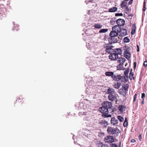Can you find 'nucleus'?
Wrapping results in <instances>:
<instances>
[{"label": "nucleus", "instance_id": "nucleus-11", "mask_svg": "<svg viewBox=\"0 0 147 147\" xmlns=\"http://www.w3.org/2000/svg\"><path fill=\"white\" fill-rule=\"evenodd\" d=\"M120 31H119V33H120L119 36H124L127 35V32L126 29L124 28H121L120 27Z\"/></svg>", "mask_w": 147, "mask_h": 147}, {"label": "nucleus", "instance_id": "nucleus-41", "mask_svg": "<svg viewBox=\"0 0 147 147\" xmlns=\"http://www.w3.org/2000/svg\"><path fill=\"white\" fill-rule=\"evenodd\" d=\"M137 95L136 94L134 95V100H133L134 102L135 101L136 99V98Z\"/></svg>", "mask_w": 147, "mask_h": 147}, {"label": "nucleus", "instance_id": "nucleus-54", "mask_svg": "<svg viewBox=\"0 0 147 147\" xmlns=\"http://www.w3.org/2000/svg\"><path fill=\"white\" fill-rule=\"evenodd\" d=\"M75 137V136H73V140H74V137Z\"/></svg>", "mask_w": 147, "mask_h": 147}, {"label": "nucleus", "instance_id": "nucleus-38", "mask_svg": "<svg viewBox=\"0 0 147 147\" xmlns=\"http://www.w3.org/2000/svg\"><path fill=\"white\" fill-rule=\"evenodd\" d=\"M146 3L145 1H144V5H143V10L144 11H145L146 10Z\"/></svg>", "mask_w": 147, "mask_h": 147}, {"label": "nucleus", "instance_id": "nucleus-5", "mask_svg": "<svg viewBox=\"0 0 147 147\" xmlns=\"http://www.w3.org/2000/svg\"><path fill=\"white\" fill-rule=\"evenodd\" d=\"M107 132L110 134H114L117 135L119 130L117 128L108 127L107 129Z\"/></svg>", "mask_w": 147, "mask_h": 147}, {"label": "nucleus", "instance_id": "nucleus-2", "mask_svg": "<svg viewBox=\"0 0 147 147\" xmlns=\"http://www.w3.org/2000/svg\"><path fill=\"white\" fill-rule=\"evenodd\" d=\"M92 112L90 110H88L86 112H80L78 113V115L80 116L83 115L86 117L83 118V120L85 121L88 122L92 119Z\"/></svg>", "mask_w": 147, "mask_h": 147}, {"label": "nucleus", "instance_id": "nucleus-23", "mask_svg": "<svg viewBox=\"0 0 147 147\" xmlns=\"http://www.w3.org/2000/svg\"><path fill=\"white\" fill-rule=\"evenodd\" d=\"M125 107L124 105H120L118 107V110L121 112H123L125 110Z\"/></svg>", "mask_w": 147, "mask_h": 147}, {"label": "nucleus", "instance_id": "nucleus-47", "mask_svg": "<svg viewBox=\"0 0 147 147\" xmlns=\"http://www.w3.org/2000/svg\"><path fill=\"white\" fill-rule=\"evenodd\" d=\"M132 1H133V0H130L128 4L129 5L131 4L132 3Z\"/></svg>", "mask_w": 147, "mask_h": 147}, {"label": "nucleus", "instance_id": "nucleus-22", "mask_svg": "<svg viewBox=\"0 0 147 147\" xmlns=\"http://www.w3.org/2000/svg\"><path fill=\"white\" fill-rule=\"evenodd\" d=\"M113 52L118 55H121L122 53V51L120 49H116L114 50Z\"/></svg>", "mask_w": 147, "mask_h": 147}, {"label": "nucleus", "instance_id": "nucleus-39", "mask_svg": "<svg viewBox=\"0 0 147 147\" xmlns=\"http://www.w3.org/2000/svg\"><path fill=\"white\" fill-rule=\"evenodd\" d=\"M123 14L122 13H116L115 14V16H123Z\"/></svg>", "mask_w": 147, "mask_h": 147}, {"label": "nucleus", "instance_id": "nucleus-32", "mask_svg": "<svg viewBox=\"0 0 147 147\" xmlns=\"http://www.w3.org/2000/svg\"><path fill=\"white\" fill-rule=\"evenodd\" d=\"M123 64H119L117 66V69L118 70H121L123 69Z\"/></svg>", "mask_w": 147, "mask_h": 147}, {"label": "nucleus", "instance_id": "nucleus-7", "mask_svg": "<svg viewBox=\"0 0 147 147\" xmlns=\"http://www.w3.org/2000/svg\"><path fill=\"white\" fill-rule=\"evenodd\" d=\"M86 46L88 49L93 50L97 48V45L96 43L90 42V43H88V44H86Z\"/></svg>", "mask_w": 147, "mask_h": 147}, {"label": "nucleus", "instance_id": "nucleus-8", "mask_svg": "<svg viewBox=\"0 0 147 147\" xmlns=\"http://www.w3.org/2000/svg\"><path fill=\"white\" fill-rule=\"evenodd\" d=\"M104 141L105 142L111 143L114 142V139L112 136H109L105 137Z\"/></svg>", "mask_w": 147, "mask_h": 147}, {"label": "nucleus", "instance_id": "nucleus-12", "mask_svg": "<svg viewBox=\"0 0 147 147\" xmlns=\"http://www.w3.org/2000/svg\"><path fill=\"white\" fill-rule=\"evenodd\" d=\"M125 21L123 19L119 18L116 20V23L117 24V26L120 27L124 25L125 24Z\"/></svg>", "mask_w": 147, "mask_h": 147}, {"label": "nucleus", "instance_id": "nucleus-16", "mask_svg": "<svg viewBox=\"0 0 147 147\" xmlns=\"http://www.w3.org/2000/svg\"><path fill=\"white\" fill-rule=\"evenodd\" d=\"M117 59V62L121 64H123L124 62L126 61L125 59L124 58L122 57L119 58L118 57Z\"/></svg>", "mask_w": 147, "mask_h": 147}, {"label": "nucleus", "instance_id": "nucleus-52", "mask_svg": "<svg viewBox=\"0 0 147 147\" xmlns=\"http://www.w3.org/2000/svg\"><path fill=\"white\" fill-rule=\"evenodd\" d=\"M100 147H105V146L104 144H102Z\"/></svg>", "mask_w": 147, "mask_h": 147}, {"label": "nucleus", "instance_id": "nucleus-20", "mask_svg": "<svg viewBox=\"0 0 147 147\" xmlns=\"http://www.w3.org/2000/svg\"><path fill=\"white\" fill-rule=\"evenodd\" d=\"M129 85L128 84H124L123 85L122 87L125 90V94L126 92H127L129 88Z\"/></svg>", "mask_w": 147, "mask_h": 147}, {"label": "nucleus", "instance_id": "nucleus-43", "mask_svg": "<svg viewBox=\"0 0 147 147\" xmlns=\"http://www.w3.org/2000/svg\"><path fill=\"white\" fill-rule=\"evenodd\" d=\"M139 140L140 141H142V136L141 135H139L138 136Z\"/></svg>", "mask_w": 147, "mask_h": 147}, {"label": "nucleus", "instance_id": "nucleus-50", "mask_svg": "<svg viewBox=\"0 0 147 147\" xmlns=\"http://www.w3.org/2000/svg\"><path fill=\"white\" fill-rule=\"evenodd\" d=\"M124 122H127V118L126 117L125 118V120L124 121Z\"/></svg>", "mask_w": 147, "mask_h": 147}, {"label": "nucleus", "instance_id": "nucleus-29", "mask_svg": "<svg viewBox=\"0 0 147 147\" xmlns=\"http://www.w3.org/2000/svg\"><path fill=\"white\" fill-rule=\"evenodd\" d=\"M117 8L115 7H113L109 9V12H115L117 11Z\"/></svg>", "mask_w": 147, "mask_h": 147}, {"label": "nucleus", "instance_id": "nucleus-56", "mask_svg": "<svg viewBox=\"0 0 147 147\" xmlns=\"http://www.w3.org/2000/svg\"><path fill=\"white\" fill-rule=\"evenodd\" d=\"M87 64H88V65H90V64H89V63L87 62Z\"/></svg>", "mask_w": 147, "mask_h": 147}, {"label": "nucleus", "instance_id": "nucleus-17", "mask_svg": "<svg viewBox=\"0 0 147 147\" xmlns=\"http://www.w3.org/2000/svg\"><path fill=\"white\" fill-rule=\"evenodd\" d=\"M108 97L109 100L112 101H114L116 99V97L113 94H109Z\"/></svg>", "mask_w": 147, "mask_h": 147}, {"label": "nucleus", "instance_id": "nucleus-31", "mask_svg": "<svg viewBox=\"0 0 147 147\" xmlns=\"http://www.w3.org/2000/svg\"><path fill=\"white\" fill-rule=\"evenodd\" d=\"M85 77L86 78H88L89 79H90V81L89 80H86L87 83L89 85H91V84H90V82L91 83H92V81L91 80V79H92V78L91 77H89L88 78H87V76H85V75H84Z\"/></svg>", "mask_w": 147, "mask_h": 147}, {"label": "nucleus", "instance_id": "nucleus-18", "mask_svg": "<svg viewBox=\"0 0 147 147\" xmlns=\"http://www.w3.org/2000/svg\"><path fill=\"white\" fill-rule=\"evenodd\" d=\"M125 57L128 59H129L131 56L130 53L127 50H125L124 52Z\"/></svg>", "mask_w": 147, "mask_h": 147}, {"label": "nucleus", "instance_id": "nucleus-6", "mask_svg": "<svg viewBox=\"0 0 147 147\" xmlns=\"http://www.w3.org/2000/svg\"><path fill=\"white\" fill-rule=\"evenodd\" d=\"M129 72V68L127 69L124 71V76L122 79L123 82L125 83L128 80V73Z\"/></svg>", "mask_w": 147, "mask_h": 147}, {"label": "nucleus", "instance_id": "nucleus-57", "mask_svg": "<svg viewBox=\"0 0 147 147\" xmlns=\"http://www.w3.org/2000/svg\"><path fill=\"white\" fill-rule=\"evenodd\" d=\"M74 143L75 144H76V142L75 141V140H74Z\"/></svg>", "mask_w": 147, "mask_h": 147}, {"label": "nucleus", "instance_id": "nucleus-58", "mask_svg": "<svg viewBox=\"0 0 147 147\" xmlns=\"http://www.w3.org/2000/svg\"><path fill=\"white\" fill-rule=\"evenodd\" d=\"M90 134H89V135H88H88H87L88 137V136H90Z\"/></svg>", "mask_w": 147, "mask_h": 147}, {"label": "nucleus", "instance_id": "nucleus-42", "mask_svg": "<svg viewBox=\"0 0 147 147\" xmlns=\"http://www.w3.org/2000/svg\"><path fill=\"white\" fill-rule=\"evenodd\" d=\"M123 125L124 127H126L127 125V122H124Z\"/></svg>", "mask_w": 147, "mask_h": 147}, {"label": "nucleus", "instance_id": "nucleus-46", "mask_svg": "<svg viewBox=\"0 0 147 147\" xmlns=\"http://www.w3.org/2000/svg\"><path fill=\"white\" fill-rule=\"evenodd\" d=\"M136 62H134V68H135L136 66Z\"/></svg>", "mask_w": 147, "mask_h": 147}, {"label": "nucleus", "instance_id": "nucleus-53", "mask_svg": "<svg viewBox=\"0 0 147 147\" xmlns=\"http://www.w3.org/2000/svg\"><path fill=\"white\" fill-rule=\"evenodd\" d=\"M126 9L127 11H129V8H128V7H127L126 8Z\"/></svg>", "mask_w": 147, "mask_h": 147}, {"label": "nucleus", "instance_id": "nucleus-44", "mask_svg": "<svg viewBox=\"0 0 147 147\" xmlns=\"http://www.w3.org/2000/svg\"><path fill=\"white\" fill-rule=\"evenodd\" d=\"M143 65L144 66H147V61H145L143 63Z\"/></svg>", "mask_w": 147, "mask_h": 147}, {"label": "nucleus", "instance_id": "nucleus-30", "mask_svg": "<svg viewBox=\"0 0 147 147\" xmlns=\"http://www.w3.org/2000/svg\"><path fill=\"white\" fill-rule=\"evenodd\" d=\"M132 69H131L129 75V78L130 80H131L132 78H133V79H135L134 77H133L134 74L132 72Z\"/></svg>", "mask_w": 147, "mask_h": 147}, {"label": "nucleus", "instance_id": "nucleus-24", "mask_svg": "<svg viewBox=\"0 0 147 147\" xmlns=\"http://www.w3.org/2000/svg\"><path fill=\"white\" fill-rule=\"evenodd\" d=\"M121 85V84L120 83L116 82V83H115L114 84V88L116 89H118L119 88Z\"/></svg>", "mask_w": 147, "mask_h": 147}, {"label": "nucleus", "instance_id": "nucleus-48", "mask_svg": "<svg viewBox=\"0 0 147 147\" xmlns=\"http://www.w3.org/2000/svg\"><path fill=\"white\" fill-rule=\"evenodd\" d=\"M131 142L132 143L136 142V140L134 139H132L131 140Z\"/></svg>", "mask_w": 147, "mask_h": 147}, {"label": "nucleus", "instance_id": "nucleus-1", "mask_svg": "<svg viewBox=\"0 0 147 147\" xmlns=\"http://www.w3.org/2000/svg\"><path fill=\"white\" fill-rule=\"evenodd\" d=\"M102 107L99 108V111L102 113L104 114L106 117H111V115L107 114L109 113L108 109H110L112 106L111 102L106 101L102 103Z\"/></svg>", "mask_w": 147, "mask_h": 147}, {"label": "nucleus", "instance_id": "nucleus-45", "mask_svg": "<svg viewBox=\"0 0 147 147\" xmlns=\"http://www.w3.org/2000/svg\"><path fill=\"white\" fill-rule=\"evenodd\" d=\"M137 52H139V46L138 45H137Z\"/></svg>", "mask_w": 147, "mask_h": 147}, {"label": "nucleus", "instance_id": "nucleus-40", "mask_svg": "<svg viewBox=\"0 0 147 147\" xmlns=\"http://www.w3.org/2000/svg\"><path fill=\"white\" fill-rule=\"evenodd\" d=\"M145 97V94L144 93H142V98L144 99Z\"/></svg>", "mask_w": 147, "mask_h": 147}, {"label": "nucleus", "instance_id": "nucleus-36", "mask_svg": "<svg viewBox=\"0 0 147 147\" xmlns=\"http://www.w3.org/2000/svg\"><path fill=\"white\" fill-rule=\"evenodd\" d=\"M126 2L124 1H123L122 2L121 5V7H125L126 6Z\"/></svg>", "mask_w": 147, "mask_h": 147}, {"label": "nucleus", "instance_id": "nucleus-13", "mask_svg": "<svg viewBox=\"0 0 147 147\" xmlns=\"http://www.w3.org/2000/svg\"><path fill=\"white\" fill-rule=\"evenodd\" d=\"M118 57V55L113 52L110 55L109 58L110 59L114 61L117 59Z\"/></svg>", "mask_w": 147, "mask_h": 147}, {"label": "nucleus", "instance_id": "nucleus-34", "mask_svg": "<svg viewBox=\"0 0 147 147\" xmlns=\"http://www.w3.org/2000/svg\"><path fill=\"white\" fill-rule=\"evenodd\" d=\"M124 42H128L130 41L129 39L127 37H125L123 38Z\"/></svg>", "mask_w": 147, "mask_h": 147}, {"label": "nucleus", "instance_id": "nucleus-33", "mask_svg": "<svg viewBox=\"0 0 147 147\" xmlns=\"http://www.w3.org/2000/svg\"><path fill=\"white\" fill-rule=\"evenodd\" d=\"M108 31V29H102L100 30H99V32L100 33H104L107 32Z\"/></svg>", "mask_w": 147, "mask_h": 147}, {"label": "nucleus", "instance_id": "nucleus-3", "mask_svg": "<svg viewBox=\"0 0 147 147\" xmlns=\"http://www.w3.org/2000/svg\"><path fill=\"white\" fill-rule=\"evenodd\" d=\"M90 105L91 103L90 101L86 100L84 102H82L80 103L78 108L79 109H82L91 111Z\"/></svg>", "mask_w": 147, "mask_h": 147}, {"label": "nucleus", "instance_id": "nucleus-15", "mask_svg": "<svg viewBox=\"0 0 147 147\" xmlns=\"http://www.w3.org/2000/svg\"><path fill=\"white\" fill-rule=\"evenodd\" d=\"M118 121L117 119H116L114 117H113L111 118V124L114 126H119L118 124Z\"/></svg>", "mask_w": 147, "mask_h": 147}, {"label": "nucleus", "instance_id": "nucleus-35", "mask_svg": "<svg viewBox=\"0 0 147 147\" xmlns=\"http://www.w3.org/2000/svg\"><path fill=\"white\" fill-rule=\"evenodd\" d=\"M117 118L119 120V121L122 122H123L124 121V119L121 116H117Z\"/></svg>", "mask_w": 147, "mask_h": 147}, {"label": "nucleus", "instance_id": "nucleus-37", "mask_svg": "<svg viewBox=\"0 0 147 147\" xmlns=\"http://www.w3.org/2000/svg\"><path fill=\"white\" fill-rule=\"evenodd\" d=\"M110 147H117V146L115 144L111 143L110 144Z\"/></svg>", "mask_w": 147, "mask_h": 147}, {"label": "nucleus", "instance_id": "nucleus-27", "mask_svg": "<svg viewBox=\"0 0 147 147\" xmlns=\"http://www.w3.org/2000/svg\"><path fill=\"white\" fill-rule=\"evenodd\" d=\"M93 1V0H90L88 1L87 2V1H86V3L87 4H88L89 3H90V5H92L93 6H96L97 5V4L95 3H94V4H92V3H94Z\"/></svg>", "mask_w": 147, "mask_h": 147}, {"label": "nucleus", "instance_id": "nucleus-19", "mask_svg": "<svg viewBox=\"0 0 147 147\" xmlns=\"http://www.w3.org/2000/svg\"><path fill=\"white\" fill-rule=\"evenodd\" d=\"M105 51L106 53H108L109 54H110L114 52V49H113L112 47H108Z\"/></svg>", "mask_w": 147, "mask_h": 147}, {"label": "nucleus", "instance_id": "nucleus-26", "mask_svg": "<svg viewBox=\"0 0 147 147\" xmlns=\"http://www.w3.org/2000/svg\"><path fill=\"white\" fill-rule=\"evenodd\" d=\"M136 25L135 24H134L133 25L132 27L131 28V35L134 34L136 32Z\"/></svg>", "mask_w": 147, "mask_h": 147}, {"label": "nucleus", "instance_id": "nucleus-14", "mask_svg": "<svg viewBox=\"0 0 147 147\" xmlns=\"http://www.w3.org/2000/svg\"><path fill=\"white\" fill-rule=\"evenodd\" d=\"M94 92V90L91 87H89L86 88V93L88 94H94L93 92Z\"/></svg>", "mask_w": 147, "mask_h": 147}, {"label": "nucleus", "instance_id": "nucleus-25", "mask_svg": "<svg viewBox=\"0 0 147 147\" xmlns=\"http://www.w3.org/2000/svg\"><path fill=\"white\" fill-rule=\"evenodd\" d=\"M103 26L99 24H94V27L97 29H101L102 27Z\"/></svg>", "mask_w": 147, "mask_h": 147}, {"label": "nucleus", "instance_id": "nucleus-28", "mask_svg": "<svg viewBox=\"0 0 147 147\" xmlns=\"http://www.w3.org/2000/svg\"><path fill=\"white\" fill-rule=\"evenodd\" d=\"M105 75L108 76H111V78H112V77L114 75L113 72H112L110 71H107L105 73Z\"/></svg>", "mask_w": 147, "mask_h": 147}, {"label": "nucleus", "instance_id": "nucleus-51", "mask_svg": "<svg viewBox=\"0 0 147 147\" xmlns=\"http://www.w3.org/2000/svg\"><path fill=\"white\" fill-rule=\"evenodd\" d=\"M90 12V11L89 10L88 13V14L89 15H91V14Z\"/></svg>", "mask_w": 147, "mask_h": 147}, {"label": "nucleus", "instance_id": "nucleus-55", "mask_svg": "<svg viewBox=\"0 0 147 147\" xmlns=\"http://www.w3.org/2000/svg\"><path fill=\"white\" fill-rule=\"evenodd\" d=\"M144 104V101L143 100L142 101V105H143Z\"/></svg>", "mask_w": 147, "mask_h": 147}, {"label": "nucleus", "instance_id": "nucleus-10", "mask_svg": "<svg viewBox=\"0 0 147 147\" xmlns=\"http://www.w3.org/2000/svg\"><path fill=\"white\" fill-rule=\"evenodd\" d=\"M110 37L109 38V43L111 44H113L117 42L118 41L117 38L118 37L110 36Z\"/></svg>", "mask_w": 147, "mask_h": 147}, {"label": "nucleus", "instance_id": "nucleus-49", "mask_svg": "<svg viewBox=\"0 0 147 147\" xmlns=\"http://www.w3.org/2000/svg\"><path fill=\"white\" fill-rule=\"evenodd\" d=\"M123 92L122 91L121 92V90L120 91V94H123V96H124V94H123Z\"/></svg>", "mask_w": 147, "mask_h": 147}, {"label": "nucleus", "instance_id": "nucleus-4", "mask_svg": "<svg viewBox=\"0 0 147 147\" xmlns=\"http://www.w3.org/2000/svg\"><path fill=\"white\" fill-rule=\"evenodd\" d=\"M112 30L109 34V36L117 37L118 35V33L120 31V27L118 26H113L112 28Z\"/></svg>", "mask_w": 147, "mask_h": 147}, {"label": "nucleus", "instance_id": "nucleus-9", "mask_svg": "<svg viewBox=\"0 0 147 147\" xmlns=\"http://www.w3.org/2000/svg\"><path fill=\"white\" fill-rule=\"evenodd\" d=\"M112 78L113 80L119 81L121 80L123 82L122 79H123V76H121L120 75H118L117 74H114L113 76L112 77Z\"/></svg>", "mask_w": 147, "mask_h": 147}, {"label": "nucleus", "instance_id": "nucleus-21", "mask_svg": "<svg viewBox=\"0 0 147 147\" xmlns=\"http://www.w3.org/2000/svg\"><path fill=\"white\" fill-rule=\"evenodd\" d=\"M107 91L108 93L109 94H113L115 92L114 89L111 88H109Z\"/></svg>", "mask_w": 147, "mask_h": 147}]
</instances>
